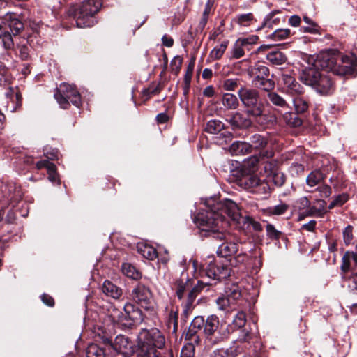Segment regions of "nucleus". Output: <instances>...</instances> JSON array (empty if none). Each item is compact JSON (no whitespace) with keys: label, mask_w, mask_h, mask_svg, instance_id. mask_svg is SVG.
I'll return each instance as SVG.
<instances>
[{"label":"nucleus","mask_w":357,"mask_h":357,"mask_svg":"<svg viewBox=\"0 0 357 357\" xmlns=\"http://www.w3.org/2000/svg\"><path fill=\"white\" fill-rule=\"evenodd\" d=\"M268 181H272L275 185L281 187L285 182L286 176L281 172L273 171L268 174Z\"/></svg>","instance_id":"37"},{"label":"nucleus","mask_w":357,"mask_h":357,"mask_svg":"<svg viewBox=\"0 0 357 357\" xmlns=\"http://www.w3.org/2000/svg\"><path fill=\"white\" fill-rule=\"evenodd\" d=\"M301 17L298 15H294L289 17V24L294 27L298 26L301 23Z\"/></svg>","instance_id":"62"},{"label":"nucleus","mask_w":357,"mask_h":357,"mask_svg":"<svg viewBox=\"0 0 357 357\" xmlns=\"http://www.w3.org/2000/svg\"><path fill=\"white\" fill-rule=\"evenodd\" d=\"M250 144L251 145V150L253 149L261 150L267 146L268 139L261 135L255 134L250 137Z\"/></svg>","instance_id":"30"},{"label":"nucleus","mask_w":357,"mask_h":357,"mask_svg":"<svg viewBox=\"0 0 357 357\" xmlns=\"http://www.w3.org/2000/svg\"><path fill=\"white\" fill-rule=\"evenodd\" d=\"M225 294L233 302L241 297V288L236 284H228L225 289Z\"/></svg>","instance_id":"35"},{"label":"nucleus","mask_w":357,"mask_h":357,"mask_svg":"<svg viewBox=\"0 0 357 357\" xmlns=\"http://www.w3.org/2000/svg\"><path fill=\"white\" fill-rule=\"evenodd\" d=\"M289 206L286 204H280L266 209L267 213L269 215H280L284 214L288 209Z\"/></svg>","instance_id":"46"},{"label":"nucleus","mask_w":357,"mask_h":357,"mask_svg":"<svg viewBox=\"0 0 357 357\" xmlns=\"http://www.w3.org/2000/svg\"><path fill=\"white\" fill-rule=\"evenodd\" d=\"M229 44V41L226 40L222 42L220 45L215 47L210 52L209 56L212 60H218L220 59L223 54L225 53L227 46Z\"/></svg>","instance_id":"36"},{"label":"nucleus","mask_w":357,"mask_h":357,"mask_svg":"<svg viewBox=\"0 0 357 357\" xmlns=\"http://www.w3.org/2000/svg\"><path fill=\"white\" fill-rule=\"evenodd\" d=\"M192 266L197 276L206 277L213 281H220L230 275L231 269L227 266L218 262L213 256L208 257L204 261L199 263L197 260H192ZM208 282L199 281L197 284L192 288L191 280L188 276L182 273L181 279L176 282L177 297L183 300V313L188 314L192 310L194 303L197 295L206 287L215 284Z\"/></svg>","instance_id":"2"},{"label":"nucleus","mask_w":357,"mask_h":357,"mask_svg":"<svg viewBox=\"0 0 357 357\" xmlns=\"http://www.w3.org/2000/svg\"><path fill=\"white\" fill-rule=\"evenodd\" d=\"M137 251L143 257L149 260H153L158 257L156 250L147 244H138Z\"/></svg>","instance_id":"28"},{"label":"nucleus","mask_w":357,"mask_h":357,"mask_svg":"<svg viewBox=\"0 0 357 357\" xmlns=\"http://www.w3.org/2000/svg\"><path fill=\"white\" fill-rule=\"evenodd\" d=\"M237 94L248 116L253 118L260 125L275 121L274 116L264 114V104L257 89L243 86Z\"/></svg>","instance_id":"3"},{"label":"nucleus","mask_w":357,"mask_h":357,"mask_svg":"<svg viewBox=\"0 0 357 357\" xmlns=\"http://www.w3.org/2000/svg\"><path fill=\"white\" fill-rule=\"evenodd\" d=\"M291 31L289 29H279L269 36L275 41H280L289 37Z\"/></svg>","instance_id":"40"},{"label":"nucleus","mask_w":357,"mask_h":357,"mask_svg":"<svg viewBox=\"0 0 357 357\" xmlns=\"http://www.w3.org/2000/svg\"><path fill=\"white\" fill-rule=\"evenodd\" d=\"M325 178L324 174L320 170L311 172L306 178V183L309 187H314L323 181Z\"/></svg>","instance_id":"29"},{"label":"nucleus","mask_w":357,"mask_h":357,"mask_svg":"<svg viewBox=\"0 0 357 357\" xmlns=\"http://www.w3.org/2000/svg\"><path fill=\"white\" fill-rule=\"evenodd\" d=\"M353 228L351 226L348 225L343 231V238L344 241L347 245L351 243L353 239V234H352Z\"/></svg>","instance_id":"58"},{"label":"nucleus","mask_w":357,"mask_h":357,"mask_svg":"<svg viewBox=\"0 0 357 357\" xmlns=\"http://www.w3.org/2000/svg\"><path fill=\"white\" fill-rule=\"evenodd\" d=\"M317 190L319 193V196L322 198L330 197L332 193L331 188L328 185H321L317 187Z\"/></svg>","instance_id":"54"},{"label":"nucleus","mask_w":357,"mask_h":357,"mask_svg":"<svg viewBox=\"0 0 357 357\" xmlns=\"http://www.w3.org/2000/svg\"><path fill=\"white\" fill-rule=\"evenodd\" d=\"M348 287L354 294H357V273H354L349 278Z\"/></svg>","instance_id":"56"},{"label":"nucleus","mask_w":357,"mask_h":357,"mask_svg":"<svg viewBox=\"0 0 357 357\" xmlns=\"http://www.w3.org/2000/svg\"><path fill=\"white\" fill-rule=\"evenodd\" d=\"M304 216H319L321 217V210H318V208L312 206L311 204L307 208V211H304L302 213Z\"/></svg>","instance_id":"55"},{"label":"nucleus","mask_w":357,"mask_h":357,"mask_svg":"<svg viewBox=\"0 0 357 357\" xmlns=\"http://www.w3.org/2000/svg\"><path fill=\"white\" fill-rule=\"evenodd\" d=\"M310 202L306 197L300 198L297 202L298 208L300 211H307L310 206Z\"/></svg>","instance_id":"59"},{"label":"nucleus","mask_w":357,"mask_h":357,"mask_svg":"<svg viewBox=\"0 0 357 357\" xmlns=\"http://www.w3.org/2000/svg\"><path fill=\"white\" fill-rule=\"evenodd\" d=\"M245 49H246V47L238 39L234 43L231 51V57L234 59H239L242 57L245 54Z\"/></svg>","instance_id":"42"},{"label":"nucleus","mask_w":357,"mask_h":357,"mask_svg":"<svg viewBox=\"0 0 357 357\" xmlns=\"http://www.w3.org/2000/svg\"><path fill=\"white\" fill-rule=\"evenodd\" d=\"M222 104L227 109L229 110L236 109L239 106V101L236 95L233 93H226L222 95Z\"/></svg>","instance_id":"27"},{"label":"nucleus","mask_w":357,"mask_h":357,"mask_svg":"<svg viewBox=\"0 0 357 357\" xmlns=\"http://www.w3.org/2000/svg\"><path fill=\"white\" fill-rule=\"evenodd\" d=\"M165 338L157 328L150 330L142 329L138 335V342L136 354L138 357H173L172 350H169L165 356H162L159 349H163Z\"/></svg>","instance_id":"4"},{"label":"nucleus","mask_w":357,"mask_h":357,"mask_svg":"<svg viewBox=\"0 0 357 357\" xmlns=\"http://www.w3.org/2000/svg\"><path fill=\"white\" fill-rule=\"evenodd\" d=\"M24 29V24L15 13H7L0 24V38L6 50L14 47L13 36L18 35Z\"/></svg>","instance_id":"7"},{"label":"nucleus","mask_w":357,"mask_h":357,"mask_svg":"<svg viewBox=\"0 0 357 357\" xmlns=\"http://www.w3.org/2000/svg\"><path fill=\"white\" fill-rule=\"evenodd\" d=\"M202 208L195 216L194 222L204 236H211L216 240L225 238V234L220 231L225 228L230 218L237 227L243 230L259 231L261 224L247 215L241 208L231 199L220 201L213 197L206 199Z\"/></svg>","instance_id":"1"},{"label":"nucleus","mask_w":357,"mask_h":357,"mask_svg":"<svg viewBox=\"0 0 357 357\" xmlns=\"http://www.w3.org/2000/svg\"><path fill=\"white\" fill-rule=\"evenodd\" d=\"M248 75L252 78V84L258 88L268 91L275 86L274 82L268 78L269 69L263 63L259 62L248 70Z\"/></svg>","instance_id":"9"},{"label":"nucleus","mask_w":357,"mask_h":357,"mask_svg":"<svg viewBox=\"0 0 357 357\" xmlns=\"http://www.w3.org/2000/svg\"><path fill=\"white\" fill-rule=\"evenodd\" d=\"M334 199L338 206H342L348 200V195L347 194L339 195Z\"/></svg>","instance_id":"64"},{"label":"nucleus","mask_w":357,"mask_h":357,"mask_svg":"<svg viewBox=\"0 0 357 357\" xmlns=\"http://www.w3.org/2000/svg\"><path fill=\"white\" fill-rule=\"evenodd\" d=\"M280 82L282 91L291 96L301 95L303 92V87L290 75L282 74Z\"/></svg>","instance_id":"15"},{"label":"nucleus","mask_w":357,"mask_h":357,"mask_svg":"<svg viewBox=\"0 0 357 357\" xmlns=\"http://www.w3.org/2000/svg\"><path fill=\"white\" fill-rule=\"evenodd\" d=\"M206 319L202 316H197L192 321L188 331L185 334V339L191 342L192 344H199L200 337L197 335V332L203 330L205 327Z\"/></svg>","instance_id":"14"},{"label":"nucleus","mask_w":357,"mask_h":357,"mask_svg":"<svg viewBox=\"0 0 357 357\" xmlns=\"http://www.w3.org/2000/svg\"><path fill=\"white\" fill-rule=\"evenodd\" d=\"M240 352V348L236 341H234L227 348H220L214 350L210 357H236Z\"/></svg>","instance_id":"20"},{"label":"nucleus","mask_w":357,"mask_h":357,"mask_svg":"<svg viewBox=\"0 0 357 357\" xmlns=\"http://www.w3.org/2000/svg\"><path fill=\"white\" fill-rule=\"evenodd\" d=\"M252 20L253 15L251 13L238 15L236 17V22L238 24L244 26H249Z\"/></svg>","instance_id":"49"},{"label":"nucleus","mask_w":357,"mask_h":357,"mask_svg":"<svg viewBox=\"0 0 357 357\" xmlns=\"http://www.w3.org/2000/svg\"><path fill=\"white\" fill-rule=\"evenodd\" d=\"M231 334L229 325H223L219 329L205 337L206 343L210 346H215L229 340Z\"/></svg>","instance_id":"16"},{"label":"nucleus","mask_w":357,"mask_h":357,"mask_svg":"<svg viewBox=\"0 0 357 357\" xmlns=\"http://www.w3.org/2000/svg\"><path fill=\"white\" fill-rule=\"evenodd\" d=\"M238 185L252 193L261 195H267L271 191L268 182L261 180L253 173L243 172L238 180Z\"/></svg>","instance_id":"10"},{"label":"nucleus","mask_w":357,"mask_h":357,"mask_svg":"<svg viewBox=\"0 0 357 357\" xmlns=\"http://www.w3.org/2000/svg\"><path fill=\"white\" fill-rule=\"evenodd\" d=\"M109 317L113 324H118L126 328H131L142 322V312L133 304L127 303L123 307V312L112 308L109 310Z\"/></svg>","instance_id":"6"},{"label":"nucleus","mask_w":357,"mask_h":357,"mask_svg":"<svg viewBox=\"0 0 357 357\" xmlns=\"http://www.w3.org/2000/svg\"><path fill=\"white\" fill-rule=\"evenodd\" d=\"M102 291L106 296L114 299L119 298L122 295V289L109 280L104 282Z\"/></svg>","instance_id":"25"},{"label":"nucleus","mask_w":357,"mask_h":357,"mask_svg":"<svg viewBox=\"0 0 357 357\" xmlns=\"http://www.w3.org/2000/svg\"><path fill=\"white\" fill-rule=\"evenodd\" d=\"M276 13H278V11H272L268 13L265 17L261 28H273V25L278 24L280 20L278 17H275Z\"/></svg>","instance_id":"41"},{"label":"nucleus","mask_w":357,"mask_h":357,"mask_svg":"<svg viewBox=\"0 0 357 357\" xmlns=\"http://www.w3.org/2000/svg\"><path fill=\"white\" fill-rule=\"evenodd\" d=\"M238 82L239 79L236 78L226 79L221 82V87L225 91H233L237 88Z\"/></svg>","instance_id":"45"},{"label":"nucleus","mask_w":357,"mask_h":357,"mask_svg":"<svg viewBox=\"0 0 357 357\" xmlns=\"http://www.w3.org/2000/svg\"><path fill=\"white\" fill-rule=\"evenodd\" d=\"M225 128V124L220 120L212 119L208 121L204 128V130L210 134H217Z\"/></svg>","instance_id":"32"},{"label":"nucleus","mask_w":357,"mask_h":357,"mask_svg":"<svg viewBox=\"0 0 357 357\" xmlns=\"http://www.w3.org/2000/svg\"><path fill=\"white\" fill-rule=\"evenodd\" d=\"M233 155H245L252 152L251 145L245 142H234L229 148Z\"/></svg>","instance_id":"26"},{"label":"nucleus","mask_w":357,"mask_h":357,"mask_svg":"<svg viewBox=\"0 0 357 357\" xmlns=\"http://www.w3.org/2000/svg\"><path fill=\"white\" fill-rule=\"evenodd\" d=\"M267 60L273 65H282L287 61L286 56L280 51H273L266 55Z\"/></svg>","instance_id":"34"},{"label":"nucleus","mask_w":357,"mask_h":357,"mask_svg":"<svg viewBox=\"0 0 357 357\" xmlns=\"http://www.w3.org/2000/svg\"><path fill=\"white\" fill-rule=\"evenodd\" d=\"M112 349L121 356L127 355L129 349L131 348V344L129 338L123 335H117L114 341L107 340Z\"/></svg>","instance_id":"18"},{"label":"nucleus","mask_w":357,"mask_h":357,"mask_svg":"<svg viewBox=\"0 0 357 357\" xmlns=\"http://www.w3.org/2000/svg\"><path fill=\"white\" fill-rule=\"evenodd\" d=\"M340 56L328 53L321 54L317 56L314 65L317 68L326 71H331L335 74L336 68Z\"/></svg>","instance_id":"13"},{"label":"nucleus","mask_w":357,"mask_h":357,"mask_svg":"<svg viewBox=\"0 0 357 357\" xmlns=\"http://www.w3.org/2000/svg\"><path fill=\"white\" fill-rule=\"evenodd\" d=\"M252 339V334L250 333V330L247 328H243L240 331L238 337L236 341V342H249Z\"/></svg>","instance_id":"50"},{"label":"nucleus","mask_w":357,"mask_h":357,"mask_svg":"<svg viewBox=\"0 0 357 357\" xmlns=\"http://www.w3.org/2000/svg\"><path fill=\"white\" fill-rule=\"evenodd\" d=\"M259 162V157L257 155H252L244 160L243 164V172L247 173H254L257 169Z\"/></svg>","instance_id":"33"},{"label":"nucleus","mask_w":357,"mask_h":357,"mask_svg":"<svg viewBox=\"0 0 357 357\" xmlns=\"http://www.w3.org/2000/svg\"><path fill=\"white\" fill-rule=\"evenodd\" d=\"M333 82L327 75L322 73L313 89L321 94H328L333 89Z\"/></svg>","instance_id":"21"},{"label":"nucleus","mask_w":357,"mask_h":357,"mask_svg":"<svg viewBox=\"0 0 357 357\" xmlns=\"http://www.w3.org/2000/svg\"><path fill=\"white\" fill-rule=\"evenodd\" d=\"M101 6V0H85L79 6H71L68 15L75 20L77 27H90L94 24L93 16Z\"/></svg>","instance_id":"5"},{"label":"nucleus","mask_w":357,"mask_h":357,"mask_svg":"<svg viewBox=\"0 0 357 357\" xmlns=\"http://www.w3.org/2000/svg\"><path fill=\"white\" fill-rule=\"evenodd\" d=\"M293 103L297 114H302L308 109V101L306 98L301 95L293 96Z\"/></svg>","instance_id":"31"},{"label":"nucleus","mask_w":357,"mask_h":357,"mask_svg":"<svg viewBox=\"0 0 357 357\" xmlns=\"http://www.w3.org/2000/svg\"><path fill=\"white\" fill-rule=\"evenodd\" d=\"M215 302L218 305V308L222 311L227 310L228 307H231L234 304L233 301H231L227 296L218 297Z\"/></svg>","instance_id":"47"},{"label":"nucleus","mask_w":357,"mask_h":357,"mask_svg":"<svg viewBox=\"0 0 357 357\" xmlns=\"http://www.w3.org/2000/svg\"><path fill=\"white\" fill-rule=\"evenodd\" d=\"M225 238L221 241H225L222 244L218 246L217 253L222 257L231 256L238 251V245L236 243L228 241V235L225 234Z\"/></svg>","instance_id":"22"},{"label":"nucleus","mask_w":357,"mask_h":357,"mask_svg":"<svg viewBox=\"0 0 357 357\" xmlns=\"http://www.w3.org/2000/svg\"><path fill=\"white\" fill-rule=\"evenodd\" d=\"M267 98L270 102L278 107V109L286 111L290 109L289 104L284 98L272 90L268 91Z\"/></svg>","instance_id":"24"},{"label":"nucleus","mask_w":357,"mask_h":357,"mask_svg":"<svg viewBox=\"0 0 357 357\" xmlns=\"http://www.w3.org/2000/svg\"><path fill=\"white\" fill-rule=\"evenodd\" d=\"M259 38L257 36L252 35L246 38H238V40L246 47V49L249 50L248 46L250 45L256 44Z\"/></svg>","instance_id":"53"},{"label":"nucleus","mask_w":357,"mask_h":357,"mask_svg":"<svg viewBox=\"0 0 357 357\" xmlns=\"http://www.w3.org/2000/svg\"><path fill=\"white\" fill-rule=\"evenodd\" d=\"M250 118V116H245L239 112H236L231 114L227 121L234 128H248L252 125Z\"/></svg>","instance_id":"19"},{"label":"nucleus","mask_w":357,"mask_h":357,"mask_svg":"<svg viewBox=\"0 0 357 357\" xmlns=\"http://www.w3.org/2000/svg\"><path fill=\"white\" fill-rule=\"evenodd\" d=\"M41 299L45 305L50 307H52L54 305V299L52 298V297L47 294H43L41 296Z\"/></svg>","instance_id":"63"},{"label":"nucleus","mask_w":357,"mask_h":357,"mask_svg":"<svg viewBox=\"0 0 357 357\" xmlns=\"http://www.w3.org/2000/svg\"><path fill=\"white\" fill-rule=\"evenodd\" d=\"M284 119L286 123L293 127H298L302 124V120L297 116L296 114L290 112H285L283 115Z\"/></svg>","instance_id":"43"},{"label":"nucleus","mask_w":357,"mask_h":357,"mask_svg":"<svg viewBox=\"0 0 357 357\" xmlns=\"http://www.w3.org/2000/svg\"><path fill=\"white\" fill-rule=\"evenodd\" d=\"M54 96L63 109H67L70 102L77 107H79L82 103L80 93L73 84H61Z\"/></svg>","instance_id":"8"},{"label":"nucleus","mask_w":357,"mask_h":357,"mask_svg":"<svg viewBox=\"0 0 357 357\" xmlns=\"http://www.w3.org/2000/svg\"><path fill=\"white\" fill-rule=\"evenodd\" d=\"M86 357H105L104 350L96 344H91L86 351Z\"/></svg>","instance_id":"39"},{"label":"nucleus","mask_w":357,"mask_h":357,"mask_svg":"<svg viewBox=\"0 0 357 357\" xmlns=\"http://www.w3.org/2000/svg\"><path fill=\"white\" fill-rule=\"evenodd\" d=\"M322 73L313 64L312 66L304 68L300 75V79L305 85L313 87L318 82Z\"/></svg>","instance_id":"17"},{"label":"nucleus","mask_w":357,"mask_h":357,"mask_svg":"<svg viewBox=\"0 0 357 357\" xmlns=\"http://www.w3.org/2000/svg\"><path fill=\"white\" fill-rule=\"evenodd\" d=\"M224 324L220 322L219 318L215 315L211 314L206 319L205 327L204 328V334L205 337L215 332Z\"/></svg>","instance_id":"23"},{"label":"nucleus","mask_w":357,"mask_h":357,"mask_svg":"<svg viewBox=\"0 0 357 357\" xmlns=\"http://www.w3.org/2000/svg\"><path fill=\"white\" fill-rule=\"evenodd\" d=\"M48 174V178L50 181L52 183H59V178H58V174L56 172V166L55 165H51L49 167V170L47 171Z\"/></svg>","instance_id":"60"},{"label":"nucleus","mask_w":357,"mask_h":357,"mask_svg":"<svg viewBox=\"0 0 357 357\" xmlns=\"http://www.w3.org/2000/svg\"><path fill=\"white\" fill-rule=\"evenodd\" d=\"M335 74L339 75H349L355 77L357 75V59L348 56L339 57Z\"/></svg>","instance_id":"12"},{"label":"nucleus","mask_w":357,"mask_h":357,"mask_svg":"<svg viewBox=\"0 0 357 357\" xmlns=\"http://www.w3.org/2000/svg\"><path fill=\"white\" fill-rule=\"evenodd\" d=\"M303 21L307 24L302 27V30L305 33H316L318 32V26L310 17L307 16L303 17Z\"/></svg>","instance_id":"44"},{"label":"nucleus","mask_w":357,"mask_h":357,"mask_svg":"<svg viewBox=\"0 0 357 357\" xmlns=\"http://www.w3.org/2000/svg\"><path fill=\"white\" fill-rule=\"evenodd\" d=\"M133 302L145 310L153 307V294L150 288L142 283H137L130 293Z\"/></svg>","instance_id":"11"},{"label":"nucleus","mask_w":357,"mask_h":357,"mask_svg":"<svg viewBox=\"0 0 357 357\" xmlns=\"http://www.w3.org/2000/svg\"><path fill=\"white\" fill-rule=\"evenodd\" d=\"M246 324V316L243 311L238 312L235 316L232 324L236 328H241L245 326Z\"/></svg>","instance_id":"48"},{"label":"nucleus","mask_w":357,"mask_h":357,"mask_svg":"<svg viewBox=\"0 0 357 357\" xmlns=\"http://www.w3.org/2000/svg\"><path fill=\"white\" fill-rule=\"evenodd\" d=\"M122 271L127 277L134 280H137L141 278L140 272L130 264H123L122 265Z\"/></svg>","instance_id":"38"},{"label":"nucleus","mask_w":357,"mask_h":357,"mask_svg":"<svg viewBox=\"0 0 357 357\" xmlns=\"http://www.w3.org/2000/svg\"><path fill=\"white\" fill-rule=\"evenodd\" d=\"M266 229L268 236L272 239H278L281 235V232L278 231L271 224H267Z\"/></svg>","instance_id":"52"},{"label":"nucleus","mask_w":357,"mask_h":357,"mask_svg":"<svg viewBox=\"0 0 357 357\" xmlns=\"http://www.w3.org/2000/svg\"><path fill=\"white\" fill-rule=\"evenodd\" d=\"M194 344L184 347L181 351V357H194Z\"/></svg>","instance_id":"61"},{"label":"nucleus","mask_w":357,"mask_h":357,"mask_svg":"<svg viewBox=\"0 0 357 357\" xmlns=\"http://www.w3.org/2000/svg\"><path fill=\"white\" fill-rule=\"evenodd\" d=\"M248 259V255L245 252H241L237 255L231 261V264L234 266H238L239 264H242L245 263Z\"/></svg>","instance_id":"57"},{"label":"nucleus","mask_w":357,"mask_h":357,"mask_svg":"<svg viewBox=\"0 0 357 357\" xmlns=\"http://www.w3.org/2000/svg\"><path fill=\"white\" fill-rule=\"evenodd\" d=\"M194 65H195V59H192L191 62L190 63V64L188 67L186 73L185 75L184 81H185V88H186L185 90L186 91L188 90V89L190 86V81H191V78H192V73H193V69H194Z\"/></svg>","instance_id":"51"}]
</instances>
